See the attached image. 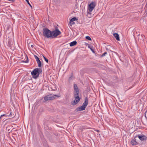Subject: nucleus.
I'll return each instance as SVG.
<instances>
[{"label":"nucleus","mask_w":147,"mask_h":147,"mask_svg":"<svg viewBox=\"0 0 147 147\" xmlns=\"http://www.w3.org/2000/svg\"><path fill=\"white\" fill-rule=\"evenodd\" d=\"M58 25L55 26V29L51 31L47 28H44L42 32L43 36L48 38H53L57 37V36L60 35L61 32L59 30Z\"/></svg>","instance_id":"1"},{"label":"nucleus","mask_w":147,"mask_h":147,"mask_svg":"<svg viewBox=\"0 0 147 147\" xmlns=\"http://www.w3.org/2000/svg\"><path fill=\"white\" fill-rule=\"evenodd\" d=\"M42 72V71L41 69L36 68L33 69L31 72V74L33 78L36 79L39 77L40 74Z\"/></svg>","instance_id":"2"},{"label":"nucleus","mask_w":147,"mask_h":147,"mask_svg":"<svg viewBox=\"0 0 147 147\" xmlns=\"http://www.w3.org/2000/svg\"><path fill=\"white\" fill-rule=\"evenodd\" d=\"M60 96V95L55 94L48 95L44 97L45 101H47L48 100L54 99L55 98V97H59Z\"/></svg>","instance_id":"3"},{"label":"nucleus","mask_w":147,"mask_h":147,"mask_svg":"<svg viewBox=\"0 0 147 147\" xmlns=\"http://www.w3.org/2000/svg\"><path fill=\"white\" fill-rule=\"evenodd\" d=\"M74 94L75 98H80L79 97V90L76 84H74Z\"/></svg>","instance_id":"4"},{"label":"nucleus","mask_w":147,"mask_h":147,"mask_svg":"<svg viewBox=\"0 0 147 147\" xmlns=\"http://www.w3.org/2000/svg\"><path fill=\"white\" fill-rule=\"evenodd\" d=\"M96 6V3L94 2H92L90 4L88 5V12H92L93 10L94 9Z\"/></svg>","instance_id":"5"},{"label":"nucleus","mask_w":147,"mask_h":147,"mask_svg":"<svg viewBox=\"0 0 147 147\" xmlns=\"http://www.w3.org/2000/svg\"><path fill=\"white\" fill-rule=\"evenodd\" d=\"M86 107L84 106V105H82V106L77 108L76 109V112H78L83 111L85 110Z\"/></svg>","instance_id":"6"},{"label":"nucleus","mask_w":147,"mask_h":147,"mask_svg":"<svg viewBox=\"0 0 147 147\" xmlns=\"http://www.w3.org/2000/svg\"><path fill=\"white\" fill-rule=\"evenodd\" d=\"M138 138L142 141H145L147 140V137L142 134L138 135Z\"/></svg>","instance_id":"7"},{"label":"nucleus","mask_w":147,"mask_h":147,"mask_svg":"<svg viewBox=\"0 0 147 147\" xmlns=\"http://www.w3.org/2000/svg\"><path fill=\"white\" fill-rule=\"evenodd\" d=\"M75 100L72 101L71 103V104L72 105H75L77 104L78 102H79V101L80 100L81 98H75Z\"/></svg>","instance_id":"8"},{"label":"nucleus","mask_w":147,"mask_h":147,"mask_svg":"<svg viewBox=\"0 0 147 147\" xmlns=\"http://www.w3.org/2000/svg\"><path fill=\"white\" fill-rule=\"evenodd\" d=\"M77 20H78V18H77L76 17H74L73 18H72L70 20L69 23L72 24H74V21Z\"/></svg>","instance_id":"9"},{"label":"nucleus","mask_w":147,"mask_h":147,"mask_svg":"<svg viewBox=\"0 0 147 147\" xmlns=\"http://www.w3.org/2000/svg\"><path fill=\"white\" fill-rule=\"evenodd\" d=\"M88 104V99L87 97H86L84 99V102L83 104L85 107H86Z\"/></svg>","instance_id":"10"},{"label":"nucleus","mask_w":147,"mask_h":147,"mask_svg":"<svg viewBox=\"0 0 147 147\" xmlns=\"http://www.w3.org/2000/svg\"><path fill=\"white\" fill-rule=\"evenodd\" d=\"M131 143L132 145H136L138 144V143L136 141V139L135 138L131 141Z\"/></svg>","instance_id":"11"},{"label":"nucleus","mask_w":147,"mask_h":147,"mask_svg":"<svg viewBox=\"0 0 147 147\" xmlns=\"http://www.w3.org/2000/svg\"><path fill=\"white\" fill-rule=\"evenodd\" d=\"M113 35L117 40H120V38L118 34L117 33H114Z\"/></svg>","instance_id":"12"},{"label":"nucleus","mask_w":147,"mask_h":147,"mask_svg":"<svg viewBox=\"0 0 147 147\" xmlns=\"http://www.w3.org/2000/svg\"><path fill=\"white\" fill-rule=\"evenodd\" d=\"M11 40H10V39H8V45H7L9 47H10V48L12 49L13 50H14V48H11Z\"/></svg>","instance_id":"13"},{"label":"nucleus","mask_w":147,"mask_h":147,"mask_svg":"<svg viewBox=\"0 0 147 147\" xmlns=\"http://www.w3.org/2000/svg\"><path fill=\"white\" fill-rule=\"evenodd\" d=\"M77 42L76 40L74 41L70 42L69 45L70 47H72L76 45L77 44Z\"/></svg>","instance_id":"14"},{"label":"nucleus","mask_w":147,"mask_h":147,"mask_svg":"<svg viewBox=\"0 0 147 147\" xmlns=\"http://www.w3.org/2000/svg\"><path fill=\"white\" fill-rule=\"evenodd\" d=\"M88 47L92 51V52L94 53H95V51L93 49V46L91 45H88Z\"/></svg>","instance_id":"15"},{"label":"nucleus","mask_w":147,"mask_h":147,"mask_svg":"<svg viewBox=\"0 0 147 147\" xmlns=\"http://www.w3.org/2000/svg\"><path fill=\"white\" fill-rule=\"evenodd\" d=\"M39 67H41L42 66V63L40 59L36 61Z\"/></svg>","instance_id":"16"},{"label":"nucleus","mask_w":147,"mask_h":147,"mask_svg":"<svg viewBox=\"0 0 147 147\" xmlns=\"http://www.w3.org/2000/svg\"><path fill=\"white\" fill-rule=\"evenodd\" d=\"M73 78L74 76L73 75V73H71V76L69 77V79L68 80V81L70 82L71 80L73 79Z\"/></svg>","instance_id":"17"},{"label":"nucleus","mask_w":147,"mask_h":147,"mask_svg":"<svg viewBox=\"0 0 147 147\" xmlns=\"http://www.w3.org/2000/svg\"><path fill=\"white\" fill-rule=\"evenodd\" d=\"M12 112H11L10 114L9 115H6V116H9L10 117H11V118L13 117H14V115L13 114V115H12Z\"/></svg>","instance_id":"18"},{"label":"nucleus","mask_w":147,"mask_h":147,"mask_svg":"<svg viewBox=\"0 0 147 147\" xmlns=\"http://www.w3.org/2000/svg\"><path fill=\"white\" fill-rule=\"evenodd\" d=\"M86 39L88 40H92V39H91V38H90V37L88 36H86Z\"/></svg>","instance_id":"19"},{"label":"nucleus","mask_w":147,"mask_h":147,"mask_svg":"<svg viewBox=\"0 0 147 147\" xmlns=\"http://www.w3.org/2000/svg\"><path fill=\"white\" fill-rule=\"evenodd\" d=\"M43 58L45 60V61L47 63H48V62H49V60H48L47 59L46 57H45L44 56V55H43Z\"/></svg>","instance_id":"20"},{"label":"nucleus","mask_w":147,"mask_h":147,"mask_svg":"<svg viewBox=\"0 0 147 147\" xmlns=\"http://www.w3.org/2000/svg\"><path fill=\"white\" fill-rule=\"evenodd\" d=\"M34 57L36 59V61H37L39 60V58L36 55H34Z\"/></svg>","instance_id":"21"},{"label":"nucleus","mask_w":147,"mask_h":147,"mask_svg":"<svg viewBox=\"0 0 147 147\" xmlns=\"http://www.w3.org/2000/svg\"><path fill=\"white\" fill-rule=\"evenodd\" d=\"M27 2V3H28V4L30 6V7L32 8V5H31L30 4V3H29V0H25Z\"/></svg>","instance_id":"22"},{"label":"nucleus","mask_w":147,"mask_h":147,"mask_svg":"<svg viewBox=\"0 0 147 147\" xmlns=\"http://www.w3.org/2000/svg\"><path fill=\"white\" fill-rule=\"evenodd\" d=\"M26 57H27V59H26V60L24 61H23L24 62L26 63H27L28 62V61H29L28 59V57L27 56H26Z\"/></svg>","instance_id":"23"},{"label":"nucleus","mask_w":147,"mask_h":147,"mask_svg":"<svg viewBox=\"0 0 147 147\" xmlns=\"http://www.w3.org/2000/svg\"><path fill=\"white\" fill-rule=\"evenodd\" d=\"M107 54V53L106 52H104L101 56V57H102L105 56L106 54Z\"/></svg>","instance_id":"24"},{"label":"nucleus","mask_w":147,"mask_h":147,"mask_svg":"<svg viewBox=\"0 0 147 147\" xmlns=\"http://www.w3.org/2000/svg\"><path fill=\"white\" fill-rule=\"evenodd\" d=\"M8 131L10 133V132H11V130H10L9 129V130H8Z\"/></svg>","instance_id":"25"},{"label":"nucleus","mask_w":147,"mask_h":147,"mask_svg":"<svg viewBox=\"0 0 147 147\" xmlns=\"http://www.w3.org/2000/svg\"><path fill=\"white\" fill-rule=\"evenodd\" d=\"M96 131L98 132L100 131L99 130H96Z\"/></svg>","instance_id":"26"},{"label":"nucleus","mask_w":147,"mask_h":147,"mask_svg":"<svg viewBox=\"0 0 147 147\" xmlns=\"http://www.w3.org/2000/svg\"><path fill=\"white\" fill-rule=\"evenodd\" d=\"M106 49H107V50H108V49L107 48H106Z\"/></svg>","instance_id":"27"},{"label":"nucleus","mask_w":147,"mask_h":147,"mask_svg":"<svg viewBox=\"0 0 147 147\" xmlns=\"http://www.w3.org/2000/svg\"><path fill=\"white\" fill-rule=\"evenodd\" d=\"M32 46H33V45H31V47H32Z\"/></svg>","instance_id":"28"}]
</instances>
